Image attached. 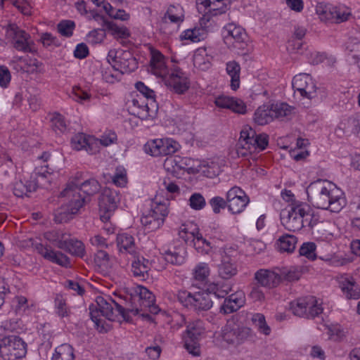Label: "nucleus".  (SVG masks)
<instances>
[{
	"label": "nucleus",
	"instance_id": "obj_57",
	"mask_svg": "<svg viewBox=\"0 0 360 360\" xmlns=\"http://www.w3.org/2000/svg\"><path fill=\"white\" fill-rule=\"evenodd\" d=\"M205 198L199 193H193L189 198V205L195 210H200L205 207Z\"/></svg>",
	"mask_w": 360,
	"mask_h": 360
},
{
	"label": "nucleus",
	"instance_id": "obj_31",
	"mask_svg": "<svg viewBox=\"0 0 360 360\" xmlns=\"http://www.w3.org/2000/svg\"><path fill=\"white\" fill-rule=\"evenodd\" d=\"M186 256V250L184 246L174 247L165 252V259L167 262L175 265H181L184 263Z\"/></svg>",
	"mask_w": 360,
	"mask_h": 360
},
{
	"label": "nucleus",
	"instance_id": "obj_13",
	"mask_svg": "<svg viewBox=\"0 0 360 360\" xmlns=\"http://www.w3.org/2000/svg\"><path fill=\"white\" fill-rule=\"evenodd\" d=\"M228 210L233 214L241 213L250 202L245 192L238 186H233L226 193Z\"/></svg>",
	"mask_w": 360,
	"mask_h": 360
},
{
	"label": "nucleus",
	"instance_id": "obj_61",
	"mask_svg": "<svg viewBox=\"0 0 360 360\" xmlns=\"http://www.w3.org/2000/svg\"><path fill=\"white\" fill-rule=\"evenodd\" d=\"M315 250L316 245L314 243H305L300 247L299 252L300 255L314 260L316 259Z\"/></svg>",
	"mask_w": 360,
	"mask_h": 360
},
{
	"label": "nucleus",
	"instance_id": "obj_52",
	"mask_svg": "<svg viewBox=\"0 0 360 360\" xmlns=\"http://www.w3.org/2000/svg\"><path fill=\"white\" fill-rule=\"evenodd\" d=\"M56 312L58 316L63 318L70 316V310L67 306L65 300L60 295H57L55 299Z\"/></svg>",
	"mask_w": 360,
	"mask_h": 360
},
{
	"label": "nucleus",
	"instance_id": "obj_26",
	"mask_svg": "<svg viewBox=\"0 0 360 360\" xmlns=\"http://www.w3.org/2000/svg\"><path fill=\"white\" fill-rule=\"evenodd\" d=\"M281 224L289 231L295 232L301 230V221L297 218L289 206L281 210L280 214Z\"/></svg>",
	"mask_w": 360,
	"mask_h": 360
},
{
	"label": "nucleus",
	"instance_id": "obj_46",
	"mask_svg": "<svg viewBox=\"0 0 360 360\" xmlns=\"http://www.w3.org/2000/svg\"><path fill=\"white\" fill-rule=\"evenodd\" d=\"M184 38L192 42H198L207 37V30L200 27L192 30H187L184 32Z\"/></svg>",
	"mask_w": 360,
	"mask_h": 360
},
{
	"label": "nucleus",
	"instance_id": "obj_56",
	"mask_svg": "<svg viewBox=\"0 0 360 360\" xmlns=\"http://www.w3.org/2000/svg\"><path fill=\"white\" fill-rule=\"evenodd\" d=\"M106 37L105 29H95L87 34V41L91 44L101 43Z\"/></svg>",
	"mask_w": 360,
	"mask_h": 360
},
{
	"label": "nucleus",
	"instance_id": "obj_7",
	"mask_svg": "<svg viewBox=\"0 0 360 360\" xmlns=\"http://www.w3.org/2000/svg\"><path fill=\"white\" fill-rule=\"evenodd\" d=\"M7 35L11 38V44L15 50L24 53L35 51L34 43L30 34L16 25L11 24L8 25Z\"/></svg>",
	"mask_w": 360,
	"mask_h": 360
},
{
	"label": "nucleus",
	"instance_id": "obj_17",
	"mask_svg": "<svg viewBox=\"0 0 360 360\" xmlns=\"http://www.w3.org/2000/svg\"><path fill=\"white\" fill-rule=\"evenodd\" d=\"M72 147L80 150L84 149L89 153L94 154L98 152V140L83 133L75 134L71 139Z\"/></svg>",
	"mask_w": 360,
	"mask_h": 360
},
{
	"label": "nucleus",
	"instance_id": "obj_32",
	"mask_svg": "<svg viewBox=\"0 0 360 360\" xmlns=\"http://www.w3.org/2000/svg\"><path fill=\"white\" fill-rule=\"evenodd\" d=\"M226 34L224 35V40L226 43H231L233 39V45L234 43H240L245 40L246 34L245 30L240 26H236L234 24H229L226 27Z\"/></svg>",
	"mask_w": 360,
	"mask_h": 360
},
{
	"label": "nucleus",
	"instance_id": "obj_30",
	"mask_svg": "<svg viewBox=\"0 0 360 360\" xmlns=\"http://www.w3.org/2000/svg\"><path fill=\"white\" fill-rule=\"evenodd\" d=\"M116 241L121 253L129 254L132 256L136 255V248L132 236L125 233L118 234Z\"/></svg>",
	"mask_w": 360,
	"mask_h": 360
},
{
	"label": "nucleus",
	"instance_id": "obj_34",
	"mask_svg": "<svg viewBox=\"0 0 360 360\" xmlns=\"http://www.w3.org/2000/svg\"><path fill=\"white\" fill-rule=\"evenodd\" d=\"M64 243L63 248H61V250H63L72 255L82 257L85 253L84 245L83 243L80 240L70 238L68 235Z\"/></svg>",
	"mask_w": 360,
	"mask_h": 360
},
{
	"label": "nucleus",
	"instance_id": "obj_53",
	"mask_svg": "<svg viewBox=\"0 0 360 360\" xmlns=\"http://www.w3.org/2000/svg\"><path fill=\"white\" fill-rule=\"evenodd\" d=\"M136 89L139 92V94L136 96H141L143 97V99L146 101H150L151 100H155V94L154 91L147 86L142 82H138L135 84Z\"/></svg>",
	"mask_w": 360,
	"mask_h": 360
},
{
	"label": "nucleus",
	"instance_id": "obj_2",
	"mask_svg": "<svg viewBox=\"0 0 360 360\" xmlns=\"http://www.w3.org/2000/svg\"><path fill=\"white\" fill-rule=\"evenodd\" d=\"M60 195L68 200L67 204L68 213L63 210L57 211L54 220L59 224L67 222L71 218V215L77 214L79 209L90 200V198H86L79 191L78 184L72 181L67 184L66 188L60 193Z\"/></svg>",
	"mask_w": 360,
	"mask_h": 360
},
{
	"label": "nucleus",
	"instance_id": "obj_27",
	"mask_svg": "<svg viewBox=\"0 0 360 360\" xmlns=\"http://www.w3.org/2000/svg\"><path fill=\"white\" fill-rule=\"evenodd\" d=\"M143 310V308L140 306V304L138 301H136L135 302L134 296L133 295H131L129 300L126 301L124 307L120 304L117 305V311L126 321H131L129 314H132L133 315L136 316L138 315L140 311Z\"/></svg>",
	"mask_w": 360,
	"mask_h": 360
},
{
	"label": "nucleus",
	"instance_id": "obj_41",
	"mask_svg": "<svg viewBox=\"0 0 360 360\" xmlns=\"http://www.w3.org/2000/svg\"><path fill=\"white\" fill-rule=\"evenodd\" d=\"M78 185L79 191L88 198L97 193L101 189L99 182L95 179H87Z\"/></svg>",
	"mask_w": 360,
	"mask_h": 360
},
{
	"label": "nucleus",
	"instance_id": "obj_5",
	"mask_svg": "<svg viewBox=\"0 0 360 360\" xmlns=\"http://www.w3.org/2000/svg\"><path fill=\"white\" fill-rule=\"evenodd\" d=\"M290 304V309L295 316L308 319L319 317L323 311L321 304L314 296L297 298Z\"/></svg>",
	"mask_w": 360,
	"mask_h": 360
},
{
	"label": "nucleus",
	"instance_id": "obj_48",
	"mask_svg": "<svg viewBox=\"0 0 360 360\" xmlns=\"http://www.w3.org/2000/svg\"><path fill=\"white\" fill-rule=\"evenodd\" d=\"M226 11V6L224 4V0H218L217 1L213 2L205 7L204 12L206 15L215 16L224 13Z\"/></svg>",
	"mask_w": 360,
	"mask_h": 360
},
{
	"label": "nucleus",
	"instance_id": "obj_18",
	"mask_svg": "<svg viewBox=\"0 0 360 360\" xmlns=\"http://www.w3.org/2000/svg\"><path fill=\"white\" fill-rule=\"evenodd\" d=\"M337 279L347 298L357 300L360 297V288L353 276L343 274L338 276Z\"/></svg>",
	"mask_w": 360,
	"mask_h": 360
},
{
	"label": "nucleus",
	"instance_id": "obj_4",
	"mask_svg": "<svg viewBox=\"0 0 360 360\" xmlns=\"http://www.w3.org/2000/svg\"><path fill=\"white\" fill-rule=\"evenodd\" d=\"M269 143V136L266 134H257L250 127H245L236 145L238 156L245 157L257 150H264Z\"/></svg>",
	"mask_w": 360,
	"mask_h": 360
},
{
	"label": "nucleus",
	"instance_id": "obj_16",
	"mask_svg": "<svg viewBox=\"0 0 360 360\" xmlns=\"http://www.w3.org/2000/svg\"><path fill=\"white\" fill-rule=\"evenodd\" d=\"M35 249L45 259L52 263L57 264L65 268L71 266L70 258L60 251H56L51 247L41 243H37L35 245Z\"/></svg>",
	"mask_w": 360,
	"mask_h": 360
},
{
	"label": "nucleus",
	"instance_id": "obj_8",
	"mask_svg": "<svg viewBox=\"0 0 360 360\" xmlns=\"http://www.w3.org/2000/svg\"><path fill=\"white\" fill-rule=\"evenodd\" d=\"M169 211L165 203L155 202L147 214L141 218V223L148 231L158 229L164 223Z\"/></svg>",
	"mask_w": 360,
	"mask_h": 360
},
{
	"label": "nucleus",
	"instance_id": "obj_19",
	"mask_svg": "<svg viewBox=\"0 0 360 360\" xmlns=\"http://www.w3.org/2000/svg\"><path fill=\"white\" fill-rule=\"evenodd\" d=\"M254 278L256 281L255 283L269 289L276 287L281 281V276L279 274L263 269L255 272Z\"/></svg>",
	"mask_w": 360,
	"mask_h": 360
},
{
	"label": "nucleus",
	"instance_id": "obj_21",
	"mask_svg": "<svg viewBox=\"0 0 360 360\" xmlns=\"http://www.w3.org/2000/svg\"><path fill=\"white\" fill-rule=\"evenodd\" d=\"M150 71L153 75L162 77L164 79L169 73L165 56L155 49H151L150 51Z\"/></svg>",
	"mask_w": 360,
	"mask_h": 360
},
{
	"label": "nucleus",
	"instance_id": "obj_37",
	"mask_svg": "<svg viewBox=\"0 0 360 360\" xmlns=\"http://www.w3.org/2000/svg\"><path fill=\"white\" fill-rule=\"evenodd\" d=\"M248 335V328L237 327L230 331L224 332L223 338L229 344H238L245 339Z\"/></svg>",
	"mask_w": 360,
	"mask_h": 360
},
{
	"label": "nucleus",
	"instance_id": "obj_58",
	"mask_svg": "<svg viewBox=\"0 0 360 360\" xmlns=\"http://www.w3.org/2000/svg\"><path fill=\"white\" fill-rule=\"evenodd\" d=\"M301 275V271L295 267H291L289 269H283L280 274V276H281V280L283 278L290 282L299 280Z\"/></svg>",
	"mask_w": 360,
	"mask_h": 360
},
{
	"label": "nucleus",
	"instance_id": "obj_55",
	"mask_svg": "<svg viewBox=\"0 0 360 360\" xmlns=\"http://www.w3.org/2000/svg\"><path fill=\"white\" fill-rule=\"evenodd\" d=\"M210 275V268L207 263H200L193 269V278L199 281H205Z\"/></svg>",
	"mask_w": 360,
	"mask_h": 360
},
{
	"label": "nucleus",
	"instance_id": "obj_39",
	"mask_svg": "<svg viewBox=\"0 0 360 360\" xmlns=\"http://www.w3.org/2000/svg\"><path fill=\"white\" fill-rule=\"evenodd\" d=\"M297 238L293 235L285 234L276 241L277 249L281 252H292L295 249Z\"/></svg>",
	"mask_w": 360,
	"mask_h": 360
},
{
	"label": "nucleus",
	"instance_id": "obj_60",
	"mask_svg": "<svg viewBox=\"0 0 360 360\" xmlns=\"http://www.w3.org/2000/svg\"><path fill=\"white\" fill-rule=\"evenodd\" d=\"M209 203L215 214H219L221 209H224L226 207H228L226 198L225 200L220 196H215L210 200Z\"/></svg>",
	"mask_w": 360,
	"mask_h": 360
},
{
	"label": "nucleus",
	"instance_id": "obj_11",
	"mask_svg": "<svg viewBox=\"0 0 360 360\" xmlns=\"http://www.w3.org/2000/svg\"><path fill=\"white\" fill-rule=\"evenodd\" d=\"M294 215L301 221L302 228L312 229L319 222V217L315 214L314 210L306 202H295L288 205Z\"/></svg>",
	"mask_w": 360,
	"mask_h": 360
},
{
	"label": "nucleus",
	"instance_id": "obj_14",
	"mask_svg": "<svg viewBox=\"0 0 360 360\" xmlns=\"http://www.w3.org/2000/svg\"><path fill=\"white\" fill-rule=\"evenodd\" d=\"M292 85L295 91H298L303 97L311 99L316 96V85L308 74L300 73L295 75Z\"/></svg>",
	"mask_w": 360,
	"mask_h": 360
},
{
	"label": "nucleus",
	"instance_id": "obj_3",
	"mask_svg": "<svg viewBox=\"0 0 360 360\" xmlns=\"http://www.w3.org/2000/svg\"><path fill=\"white\" fill-rule=\"evenodd\" d=\"M117 305L119 304L108 296H97L96 303L89 306L91 319L94 322L100 333H106L108 330V326L99 316H102L109 321H115L116 314L114 307L117 308ZM115 311H117V309Z\"/></svg>",
	"mask_w": 360,
	"mask_h": 360
},
{
	"label": "nucleus",
	"instance_id": "obj_42",
	"mask_svg": "<svg viewBox=\"0 0 360 360\" xmlns=\"http://www.w3.org/2000/svg\"><path fill=\"white\" fill-rule=\"evenodd\" d=\"M68 234L60 231L52 230L45 232L44 234V238L50 243L55 245L58 248H63V244Z\"/></svg>",
	"mask_w": 360,
	"mask_h": 360
},
{
	"label": "nucleus",
	"instance_id": "obj_54",
	"mask_svg": "<svg viewBox=\"0 0 360 360\" xmlns=\"http://www.w3.org/2000/svg\"><path fill=\"white\" fill-rule=\"evenodd\" d=\"M199 339L185 338L184 347L193 356H199L201 354Z\"/></svg>",
	"mask_w": 360,
	"mask_h": 360
},
{
	"label": "nucleus",
	"instance_id": "obj_24",
	"mask_svg": "<svg viewBox=\"0 0 360 360\" xmlns=\"http://www.w3.org/2000/svg\"><path fill=\"white\" fill-rule=\"evenodd\" d=\"M94 19L101 20L103 26L105 27V29L110 32L115 39H127L130 36V32L126 27L120 26L112 21H109L103 15L96 13L94 15Z\"/></svg>",
	"mask_w": 360,
	"mask_h": 360
},
{
	"label": "nucleus",
	"instance_id": "obj_20",
	"mask_svg": "<svg viewBox=\"0 0 360 360\" xmlns=\"http://www.w3.org/2000/svg\"><path fill=\"white\" fill-rule=\"evenodd\" d=\"M138 68L136 59L129 51H123L118 56L117 62L112 65V70L121 75L130 73Z\"/></svg>",
	"mask_w": 360,
	"mask_h": 360
},
{
	"label": "nucleus",
	"instance_id": "obj_38",
	"mask_svg": "<svg viewBox=\"0 0 360 360\" xmlns=\"http://www.w3.org/2000/svg\"><path fill=\"white\" fill-rule=\"evenodd\" d=\"M212 56L207 55L205 49H198L193 56V65L195 68L205 71L211 67Z\"/></svg>",
	"mask_w": 360,
	"mask_h": 360
},
{
	"label": "nucleus",
	"instance_id": "obj_43",
	"mask_svg": "<svg viewBox=\"0 0 360 360\" xmlns=\"http://www.w3.org/2000/svg\"><path fill=\"white\" fill-rule=\"evenodd\" d=\"M51 360H75L72 347L68 344H63L56 347Z\"/></svg>",
	"mask_w": 360,
	"mask_h": 360
},
{
	"label": "nucleus",
	"instance_id": "obj_59",
	"mask_svg": "<svg viewBox=\"0 0 360 360\" xmlns=\"http://www.w3.org/2000/svg\"><path fill=\"white\" fill-rule=\"evenodd\" d=\"M186 332V338L199 339V337L203 333L202 323L200 321H198L195 323L189 324L187 326Z\"/></svg>",
	"mask_w": 360,
	"mask_h": 360
},
{
	"label": "nucleus",
	"instance_id": "obj_15",
	"mask_svg": "<svg viewBox=\"0 0 360 360\" xmlns=\"http://www.w3.org/2000/svg\"><path fill=\"white\" fill-rule=\"evenodd\" d=\"M164 81L166 86L178 94H184L190 86L186 74L179 68L174 69Z\"/></svg>",
	"mask_w": 360,
	"mask_h": 360
},
{
	"label": "nucleus",
	"instance_id": "obj_33",
	"mask_svg": "<svg viewBox=\"0 0 360 360\" xmlns=\"http://www.w3.org/2000/svg\"><path fill=\"white\" fill-rule=\"evenodd\" d=\"M187 159L180 156H170L166 158L164 166L173 174H178L181 170L187 169Z\"/></svg>",
	"mask_w": 360,
	"mask_h": 360
},
{
	"label": "nucleus",
	"instance_id": "obj_50",
	"mask_svg": "<svg viewBox=\"0 0 360 360\" xmlns=\"http://www.w3.org/2000/svg\"><path fill=\"white\" fill-rule=\"evenodd\" d=\"M75 28V23L70 20H61L57 25L58 32L63 37H70L73 34V30Z\"/></svg>",
	"mask_w": 360,
	"mask_h": 360
},
{
	"label": "nucleus",
	"instance_id": "obj_1",
	"mask_svg": "<svg viewBox=\"0 0 360 360\" xmlns=\"http://www.w3.org/2000/svg\"><path fill=\"white\" fill-rule=\"evenodd\" d=\"M306 191L308 201L317 209L338 213L346 205L341 191L328 180L319 179L310 183Z\"/></svg>",
	"mask_w": 360,
	"mask_h": 360
},
{
	"label": "nucleus",
	"instance_id": "obj_51",
	"mask_svg": "<svg viewBox=\"0 0 360 360\" xmlns=\"http://www.w3.org/2000/svg\"><path fill=\"white\" fill-rule=\"evenodd\" d=\"M253 324L257 329L264 335H269L271 332L270 328L267 326L265 317L263 314L257 313L252 315L251 319Z\"/></svg>",
	"mask_w": 360,
	"mask_h": 360
},
{
	"label": "nucleus",
	"instance_id": "obj_29",
	"mask_svg": "<svg viewBox=\"0 0 360 360\" xmlns=\"http://www.w3.org/2000/svg\"><path fill=\"white\" fill-rule=\"evenodd\" d=\"M37 188V183L35 180L24 179L17 180L13 186V194L18 198L28 197L29 194L35 191Z\"/></svg>",
	"mask_w": 360,
	"mask_h": 360
},
{
	"label": "nucleus",
	"instance_id": "obj_6",
	"mask_svg": "<svg viewBox=\"0 0 360 360\" xmlns=\"http://www.w3.org/2000/svg\"><path fill=\"white\" fill-rule=\"evenodd\" d=\"M27 353V345L20 337L11 335L0 340V355L4 360L22 358Z\"/></svg>",
	"mask_w": 360,
	"mask_h": 360
},
{
	"label": "nucleus",
	"instance_id": "obj_35",
	"mask_svg": "<svg viewBox=\"0 0 360 360\" xmlns=\"http://www.w3.org/2000/svg\"><path fill=\"white\" fill-rule=\"evenodd\" d=\"M271 104L259 106L254 114V121L258 125H264L274 120Z\"/></svg>",
	"mask_w": 360,
	"mask_h": 360
},
{
	"label": "nucleus",
	"instance_id": "obj_40",
	"mask_svg": "<svg viewBox=\"0 0 360 360\" xmlns=\"http://www.w3.org/2000/svg\"><path fill=\"white\" fill-rule=\"evenodd\" d=\"M226 72L231 77V87L236 90L240 84V65L236 61H230L226 63Z\"/></svg>",
	"mask_w": 360,
	"mask_h": 360
},
{
	"label": "nucleus",
	"instance_id": "obj_9",
	"mask_svg": "<svg viewBox=\"0 0 360 360\" xmlns=\"http://www.w3.org/2000/svg\"><path fill=\"white\" fill-rule=\"evenodd\" d=\"M316 12L321 20L340 23L346 21L350 12L344 7L334 6L323 2L319 3L316 6Z\"/></svg>",
	"mask_w": 360,
	"mask_h": 360
},
{
	"label": "nucleus",
	"instance_id": "obj_64",
	"mask_svg": "<svg viewBox=\"0 0 360 360\" xmlns=\"http://www.w3.org/2000/svg\"><path fill=\"white\" fill-rule=\"evenodd\" d=\"M262 288V286L259 285L257 283L252 284L249 296L255 302H261L264 300L265 295Z\"/></svg>",
	"mask_w": 360,
	"mask_h": 360
},
{
	"label": "nucleus",
	"instance_id": "obj_47",
	"mask_svg": "<svg viewBox=\"0 0 360 360\" xmlns=\"http://www.w3.org/2000/svg\"><path fill=\"white\" fill-rule=\"evenodd\" d=\"M162 139H154L148 141L144 145V150L152 156L162 155Z\"/></svg>",
	"mask_w": 360,
	"mask_h": 360
},
{
	"label": "nucleus",
	"instance_id": "obj_45",
	"mask_svg": "<svg viewBox=\"0 0 360 360\" xmlns=\"http://www.w3.org/2000/svg\"><path fill=\"white\" fill-rule=\"evenodd\" d=\"M271 112L273 117L281 119L290 115L292 113V108L286 103H271Z\"/></svg>",
	"mask_w": 360,
	"mask_h": 360
},
{
	"label": "nucleus",
	"instance_id": "obj_44",
	"mask_svg": "<svg viewBox=\"0 0 360 360\" xmlns=\"http://www.w3.org/2000/svg\"><path fill=\"white\" fill-rule=\"evenodd\" d=\"M184 18V9L180 5H171L165 14L164 19L168 18L171 22L179 23Z\"/></svg>",
	"mask_w": 360,
	"mask_h": 360
},
{
	"label": "nucleus",
	"instance_id": "obj_36",
	"mask_svg": "<svg viewBox=\"0 0 360 360\" xmlns=\"http://www.w3.org/2000/svg\"><path fill=\"white\" fill-rule=\"evenodd\" d=\"M133 295L134 296L135 302L138 301L143 309L151 306L155 302V297L153 293L143 286H139L135 291V294Z\"/></svg>",
	"mask_w": 360,
	"mask_h": 360
},
{
	"label": "nucleus",
	"instance_id": "obj_22",
	"mask_svg": "<svg viewBox=\"0 0 360 360\" xmlns=\"http://www.w3.org/2000/svg\"><path fill=\"white\" fill-rule=\"evenodd\" d=\"M131 262V272L134 277L141 281H146L149 278V271L151 268V262L143 256L134 255Z\"/></svg>",
	"mask_w": 360,
	"mask_h": 360
},
{
	"label": "nucleus",
	"instance_id": "obj_28",
	"mask_svg": "<svg viewBox=\"0 0 360 360\" xmlns=\"http://www.w3.org/2000/svg\"><path fill=\"white\" fill-rule=\"evenodd\" d=\"M238 272L236 261L229 255L222 257L221 263L218 265L219 276L223 279H229Z\"/></svg>",
	"mask_w": 360,
	"mask_h": 360
},
{
	"label": "nucleus",
	"instance_id": "obj_10",
	"mask_svg": "<svg viewBox=\"0 0 360 360\" xmlns=\"http://www.w3.org/2000/svg\"><path fill=\"white\" fill-rule=\"evenodd\" d=\"M120 200L118 191L109 188L103 190L98 198L99 210L103 212L101 214V219L103 221L110 219L111 213L117 208Z\"/></svg>",
	"mask_w": 360,
	"mask_h": 360
},
{
	"label": "nucleus",
	"instance_id": "obj_62",
	"mask_svg": "<svg viewBox=\"0 0 360 360\" xmlns=\"http://www.w3.org/2000/svg\"><path fill=\"white\" fill-rule=\"evenodd\" d=\"M162 155H169L174 153L179 147V144L172 139H162Z\"/></svg>",
	"mask_w": 360,
	"mask_h": 360
},
{
	"label": "nucleus",
	"instance_id": "obj_49",
	"mask_svg": "<svg viewBox=\"0 0 360 360\" xmlns=\"http://www.w3.org/2000/svg\"><path fill=\"white\" fill-rule=\"evenodd\" d=\"M51 127L56 133H64L66 131L68 125L64 117L59 114L55 113L51 120Z\"/></svg>",
	"mask_w": 360,
	"mask_h": 360
},
{
	"label": "nucleus",
	"instance_id": "obj_25",
	"mask_svg": "<svg viewBox=\"0 0 360 360\" xmlns=\"http://www.w3.org/2000/svg\"><path fill=\"white\" fill-rule=\"evenodd\" d=\"M212 304V293L207 291H199L193 294L191 309L200 313L209 310Z\"/></svg>",
	"mask_w": 360,
	"mask_h": 360
},
{
	"label": "nucleus",
	"instance_id": "obj_23",
	"mask_svg": "<svg viewBox=\"0 0 360 360\" xmlns=\"http://www.w3.org/2000/svg\"><path fill=\"white\" fill-rule=\"evenodd\" d=\"M214 103L217 107L230 109L236 113L245 114L247 111L245 103L237 98L220 96L216 98Z\"/></svg>",
	"mask_w": 360,
	"mask_h": 360
},
{
	"label": "nucleus",
	"instance_id": "obj_12",
	"mask_svg": "<svg viewBox=\"0 0 360 360\" xmlns=\"http://www.w3.org/2000/svg\"><path fill=\"white\" fill-rule=\"evenodd\" d=\"M132 114L141 120L153 118L158 111V105L155 100L146 101L143 97L136 96L131 101Z\"/></svg>",
	"mask_w": 360,
	"mask_h": 360
},
{
	"label": "nucleus",
	"instance_id": "obj_63",
	"mask_svg": "<svg viewBox=\"0 0 360 360\" xmlns=\"http://www.w3.org/2000/svg\"><path fill=\"white\" fill-rule=\"evenodd\" d=\"M112 182L120 187H123L127 184L126 171L123 167H117L112 176Z\"/></svg>",
	"mask_w": 360,
	"mask_h": 360
}]
</instances>
